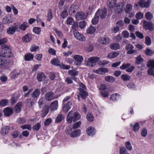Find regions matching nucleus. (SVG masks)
Here are the masks:
<instances>
[{
    "instance_id": "nucleus-14",
    "label": "nucleus",
    "mask_w": 154,
    "mask_h": 154,
    "mask_svg": "<svg viewBox=\"0 0 154 154\" xmlns=\"http://www.w3.org/2000/svg\"><path fill=\"white\" fill-rule=\"evenodd\" d=\"M108 70L105 68H100L97 69L95 70L94 72L98 74H103L104 73L108 72Z\"/></svg>"
},
{
    "instance_id": "nucleus-37",
    "label": "nucleus",
    "mask_w": 154,
    "mask_h": 154,
    "mask_svg": "<svg viewBox=\"0 0 154 154\" xmlns=\"http://www.w3.org/2000/svg\"><path fill=\"white\" fill-rule=\"evenodd\" d=\"M96 30L95 28L93 26H90L86 30L87 33L89 34H92L95 32Z\"/></svg>"
},
{
    "instance_id": "nucleus-4",
    "label": "nucleus",
    "mask_w": 154,
    "mask_h": 154,
    "mask_svg": "<svg viewBox=\"0 0 154 154\" xmlns=\"http://www.w3.org/2000/svg\"><path fill=\"white\" fill-rule=\"evenodd\" d=\"M96 14L99 16L101 19H104L106 15V10L104 8L98 10L96 13Z\"/></svg>"
},
{
    "instance_id": "nucleus-50",
    "label": "nucleus",
    "mask_w": 154,
    "mask_h": 154,
    "mask_svg": "<svg viewBox=\"0 0 154 154\" xmlns=\"http://www.w3.org/2000/svg\"><path fill=\"white\" fill-rule=\"evenodd\" d=\"M41 128V124L40 123H38L34 125L32 128L34 131H38Z\"/></svg>"
},
{
    "instance_id": "nucleus-31",
    "label": "nucleus",
    "mask_w": 154,
    "mask_h": 154,
    "mask_svg": "<svg viewBox=\"0 0 154 154\" xmlns=\"http://www.w3.org/2000/svg\"><path fill=\"white\" fill-rule=\"evenodd\" d=\"M68 8L65 7L60 14V16L63 19L66 18L68 15V13L67 12Z\"/></svg>"
},
{
    "instance_id": "nucleus-48",
    "label": "nucleus",
    "mask_w": 154,
    "mask_h": 154,
    "mask_svg": "<svg viewBox=\"0 0 154 154\" xmlns=\"http://www.w3.org/2000/svg\"><path fill=\"white\" fill-rule=\"evenodd\" d=\"M145 17L146 19L148 20H151L153 18V15L150 12H148L146 13Z\"/></svg>"
},
{
    "instance_id": "nucleus-58",
    "label": "nucleus",
    "mask_w": 154,
    "mask_h": 154,
    "mask_svg": "<svg viewBox=\"0 0 154 154\" xmlns=\"http://www.w3.org/2000/svg\"><path fill=\"white\" fill-rule=\"evenodd\" d=\"M6 61V60L3 58L0 57V66L1 67H3L5 66Z\"/></svg>"
},
{
    "instance_id": "nucleus-1",
    "label": "nucleus",
    "mask_w": 154,
    "mask_h": 154,
    "mask_svg": "<svg viewBox=\"0 0 154 154\" xmlns=\"http://www.w3.org/2000/svg\"><path fill=\"white\" fill-rule=\"evenodd\" d=\"M2 56L3 57L9 58L13 57L11 49L8 46H5V47L2 50Z\"/></svg>"
},
{
    "instance_id": "nucleus-51",
    "label": "nucleus",
    "mask_w": 154,
    "mask_h": 154,
    "mask_svg": "<svg viewBox=\"0 0 154 154\" xmlns=\"http://www.w3.org/2000/svg\"><path fill=\"white\" fill-rule=\"evenodd\" d=\"M147 66L149 68H154V60H150L147 63Z\"/></svg>"
},
{
    "instance_id": "nucleus-28",
    "label": "nucleus",
    "mask_w": 154,
    "mask_h": 154,
    "mask_svg": "<svg viewBox=\"0 0 154 154\" xmlns=\"http://www.w3.org/2000/svg\"><path fill=\"white\" fill-rule=\"evenodd\" d=\"M54 93L52 91L47 92L45 95V98L48 100H51L53 99Z\"/></svg>"
},
{
    "instance_id": "nucleus-47",
    "label": "nucleus",
    "mask_w": 154,
    "mask_h": 154,
    "mask_svg": "<svg viewBox=\"0 0 154 154\" xmlns=\"http://www.w3.org/2000/svg\"><path fill=\"white\" fill-rule=\"evenodd\" d=\"M47 20L50 21L53 17V15L51 11V10H48L47 14Z\"/></svg>"
},
{
    "instance_id": "nucleus-53",
    "label": "nucleus",
    "mask_w": 154,
    "mask_h": 154,
    "mask_svg": "<svg viewBox=\"0 0 154 154\" xmlns=\"http://www.w3.org/2000/svg\"><path fill=\"white\" fill-rule=\"evenodd\" d=\"M125 146L128 150H131L132 149V146L130 142L129 141H127L125 143Z\"/></svg>"
},
{
    "instance_id": "nucleus-41",
    "label": "nucleus",
    "mask_w": 154,
    "mask_h": 154,
    "mask_svg": "<svg viewBox=\"0 0 154 154\" xmlns=\"http://www.w3.org/2000/svg\"><path fill=\"white\" fill-rule=\"evenodd\" d=\"M99 16L96 15L95 13L94 17L92 20V24L94 25L96 24L99 21Z\"/></svg>"
},
{
    "instance_id": "nucleus-64",
    "label": "nucleus",
    "mask_w": 154,
    "mask_h": 154,
    "mask_svg": "<svg viewBox=\"0 0 154 154\" xmlns=\"http://www.w3.org/2000/svg\"><path fill=\"white\" fill-rule=\"evenodd\" d=\"M33 31L35 33L39 34L41 32V29L39 27H35L33 28Z\"/></svg>"
},
{
    "instance_id": "nucleus-43",
    "label": "nucleus",
    "mask_w": 154,
    "mask_h": 154,
    "mask_svg": "<svg viewBox=\"0 0 154 154\" xmlns=\"http://www.w3.org/2000/svg\"><path fill=\"white\" fill-rule=\"evenodd\" d=\"M53 30L56 32L57 35L61 39L63 38V35L62 32H61L60 31L57 30L56 28H54L53 29Z\"/></svg>"
},
{
    "instance_id": "nucleus-61",
    "label": "nucleus",
    "mask_w": 154,
    "mask_h": 154,
    "mask_svg": "<svg viewBox=\"0 0 154 154\" xmlns=\"http://www.w3.org/2000/svg\"><path fill=\"white\" fill-rule=\"evenodd\" d=\"M11 134L13 138H16L19 135V131H14L11 132Z\"/></svg>"
},
{
    "instance_id": "nucleus-42",
    "label": "nucleus",
    "mask_w": 154,
    "mask_h": 154,
    "mask_svg": "<svg viewBox=\"0 0 154 154\" xmlns=\"http://www.w3.org/2000/svg\"><path fill=\"white\" fill-rule=\"evenodd\" d=\"M78 71H76L75 70H69L68 71L69 74L72 76H75L78 75Z\"/></svg>"
},
{
    "instance_id": "nucleus-30",
    "label": "nucleus",
    "mask_w": 154,
    "mask_h": 154,
    "mask_svg": "<svg viewBox=\"0 0 154 154\" xmlns=\"http://www.w3.org/2000/svg\"><path fill=\"white\" fill-rule=\"evenodd\" d=\"M22 103L21 102L17 103L14 107V109L15 113H18L21 110Z\"/></svg>"
},
{
    "instance_id": "nucleus-5",
    "label": "nucleus",
    "mask_w": 154,
    "mask_h": 154,
    "mask_svg": "<svg viewBox=\"0 0 154 154\" xmlns=\"http://www.w3.org/2000/svg\"><path fill=\"white\" fill-rule=\"evenodd\" d=\"M125 6L123 2L118 3L115 8V12L117 13H120L122 11Z\"/></svg>"
},
{
    "instance_id": "nucleus-25",
    "label": "nucleus",
    "mask_w": 154,
    "mask_h": 154,
    "mask_svg": "<svg viewBox=\"0 0 154 154\" xmlns=\"http://www.w3.org/2000/svg\"><path fill=\"white\" fill-rule=\"evenodd\" d=\"M22 41L26 42H28L32 40L31 36L30 34H27L23 36L22 38Z\"/></svg>"
},
{
    "instance_id": "nucleus-33",
    "label": "nucleus",
    "mask_w": 154,
    "mask_h": 154,
    "mask_svg": "<svg viewBox=\"0 0 154 154\" xmlns=\"http://www.w3.org/2000/svg\"><path fill=\"white\" fill-rule=\"evenodd\" d=\"M73 112L72 111L69 112L67 116L66 121L68 123H70L73 120L72 116Z\"/></svg>"
},
{
    "instance_id": "nucleus-49",
    "label": "nucleus",
    "mask_w": 154,
    "mask_h": 154,
    "mask_svg": "<svg viewBox=\"0 0 154 154\" xmlns=\"http://www.w3.org/2000/svg\"><path fill=\"white\" fill-rule=\"evenodd\" d=\"M11 76L13 77H17L18 76H22L21 75V73L20 72H17L16 70H14L11 72Z\"/></svg>"
},
{
    "instance_id": "nucleus-38",
    "label": "nucleus",
    "mask_w": 154,
    "mask_h": 154,
    "mask_svg": "<svg viewBox=\"0 0 154 154\" xmlns=\"http://www.w3.org/2000/svg\"><path fill=\"white\" fill-rule=\"evenodd\" d=\"M51 63L54 65L60 66V62L57 59L54 58L52 59L51 61Z\"/></svg>"
},
{
    "instance_id": "nucleus-7",
    "label": "nucleus",
    "mask_w": 154,
    "mask_h": 154,
    "mask_svg": "<svg viewBox=\"0 0 154 154\" xmlns=\"http://www.w3.org/2000/svg\"><path fill=\"white\" fill-rule=\"evenodd\" d=\"M134 47V46L131 44H128L125 47V48L126 50L128 51L127 52V54H131L135 53L136 51L133 50Z\"/></svg>"
},
{
    "instance_id": "nucleus-59",
    "label": "nucleus",
    "mask_w": 154,
    "mask_h": 154,
    "mask_svg": "<svg viewBox=\"0 0 154 154\" xmlns=\"http://www.w3.org/2000/svg\"><path fill=\"white\" fill-rule=\"evenodd\" d=\"M81 124V122L80 121H79L75 123L73 125L72 128L75 129L78 128L80 127Z\"/></svg>"
},
{
    "instance_id": "nucleus-12",
    "label": "nucleus",
    "mask_w": 154,
    "mask_h": 154,
    "mask_svg": "<svg viewBox=\"0 0 154 154\" xmlns=\"http://www.w3.org/2000/svg\"><path fill=\"white\" fill-rule=\"evenodd\" d=\"M99 42L103 45H106L109 42V38L106 36L100 37L98 39Z\"/></svg>"
},
{
    "instance_id": "nucleus-10",
    "label": "nucleus",
    "mask_w": 154,
    "mask_h": 154,
    "mask_svg": "<svg viewBox=\"0 0 154 154\" xmlns=\"http://www.w3.org/2000/svg\"><path fill=\"white\" fill-rule=\"evenodd\" d=\"M72 106V103L71 102H68L66 103H64L63 106V111L65 112H67L71 108Z\"/></svg>"
},
{
    "instance_id": "nucleus-11",
    "label": "nucleus",
    "mask_w": 154,
    "mask_h": 154,
    "mask_svg": "<svg viewBox=\"0 0 154 154\" xmlns=\"http://www.w3.org/2000/svg\"><path fill=\"white\" fill-rule=\"evenodd\" d=\"M18 29V26L17 25L9 27L7 30V33L10 35H13Z\"/></svg>"
},
{
    "instance_id": "nucleus-39",
    "label": "nucleus",
    "mask_w": 154,
    "mask_h": 154,
    "mask_svg": "<svg viewBox=\"0 0 154 154\" xmlns=\"http://www.w3.org/2000/svg\"><path fill=\"white\" fill-rule=\"evenodd\" d=\"M34 104L33 102V99L32 98H30L28 100L27 102V105L29 108H33V106Z\"/></svg>"
},
{
    "instance_id": "nucleus-16",
    "label": "nucleus",
    "mask_w": 154,
    "mask_h": 154,
    "mask_svg": "<svg viewBox=\"0 0 154 154\" xmlns=\"http://www.w3.org/2000/svg\"><path fill=\"white\" fill-rule=\"evenodd\" d=\"M110 48L112 50H117L119 49L120 48V45L117 43H111L109 45Z\"/></svg>"
},
{
    "instance_id": "nucleus-36",
    "label": "nucleus",
    "mask_w": 154,
    "mask_h": 154,
    "mask_svg": "<svg viewBox=\"0 0 154 154\" xmlns=\"http://www.w3.org/2000/svg\"><path fill=\"white\" fill-rule=\"evenodd\" d=\"M19 26V29L22 30L24 31L26 28L29 27V24L27 22H24Z\"/></svg>"
},
{
    "instance_id": "nucleus-27",
    "label": "nucleus",
    "mask_w": 154,
    "mask_h": 154,
    "mask_svg": "<svg viewBox=\"0 0 154 154\" xmlns=\"http://www.w3.org/2000/svg\"><path fill=\"white\" fill-rule=\"evenodd\" d=\"M119 54V52L112 51L108 54L107 56V57L110 59L114 58L117 57Z\"/></svg>"
},
{
    "instance_id": "nucleus-2",
    "label": "nucleus",
    "mask_w": 154,
    "mask_h": 154,
    "mask_svg": "<svg viewBox=\"0 0 154 154\" xmlns=\"http://www.w3.org/2000/svg\"><path fill=\"white\" fill-rule=\"evenodd\" d=\"M100 58L96 57H93L88 58L87 61L86 65L90 67L95 66L96 62L99 61Z\"/></svg>"
},
{
    "instance_id": "nucleus-9",
    "label": "nucleus",
    "mask_w": 154,
    "mask_h": 154,
    "mask_svg": "<svg viewBox=\"0 0 154 154\" xmlns=\"http://www.w3.org/2000/svg\"><path fill=\"white\" fill-rule=\"evenodd\" d=\"M87 15L85 14L81 11L77 12L75 16L76 18L78 20L85 19L87 18Z\"/></svg>"
},
{
    "instance_id": "nucleus-8",
    "label": "nucleus",
    "mask_w": 154,
    "mask_h": 154,
    "mask_svg": "<svg viewBox=\"0 0 154 154\" xmlns=\"http://www.w3.org/2000/svg\"><path fill=\"white\" fill-rule=\"evenodd\" d=\"M149 0H148L146 2L144 0H140L138 2L139 6L141 8H147L149 5Z\"/></svg>"
},
{
    "instance_id": "nucleus-20",
    "label": "nucleus",
    "mask_w": 154,
    "mask_h": 154,
    "mask_svg": "<svg viewBox=\"0 0 154 154\" xmlns=\"http://www.w3.org/2000/svg\"><path fill=\"white\" fill-rule=\"evenodd\" d=\"M40 91L39 89H35L31 94L32 97L33 98H37L40 94Z\"/></svg>"
},
{
    "instance_id": "nucleus-62",
    "label": "nucleus",
    "mask_w": 154,
    "mask_h": 154,
    "mask_svg": "<svg viewBox=\"0 0 154 154\" xmlns=\"http://www.w3.org/2000/svg\"><path fill=\"white\" fill-rule=\"evenodd\" d=\"M145 43L147 45H149L151 44L150 38L148 36H146L145 38Z\"/></svg>"
},
{
    "instance_id": "nucleus-24",
    "label": "nucleus",
    "mask_w": 154,
    "mask_h": 154,
    "mask_svg": "<svg viewBox=\"0 0 154 154\" xmlns=\"http://www.w3.org/2000/svg\"><path fill=\"white\" fill-rule=\"evenodd\" d=\"M33 55L30 53H27L24 56V59L26 61H31L33 60Z\"/></svg>"
},
{
    "instance_id": "nucleus-52",
    "label": "nucleus",
    "mask_w": 154,
    "mask_h": 154,
    "mask_svg": "<svg viewBox=\"0 0 154 154\" xmlns=\"http://www.w3.org/2000/svg\"><path fill=\"white\" fill-rule=\"evenodd\" d=\"M86 23L85 21H82L80 22L79 24V26L81 29H83L86 26Z\"/></svg>"
},
{
    "instance_id": "nucleus-34",
    "label": "nucleus",
    "mask_w": 154,
    "mask_h": 154,
    "mask_svg": "<svg viewBox=\"0 0 154 154\" xmlns=\"http://www.w3.org/2000/svg\"><path fill=\"white\" fill-rule=\"evenodd\" d=\"M4 22L5 23H11L12 20L11 18V16L8 15L6 16L3 19Z\"/></svg>"
},
{
    "instance_id": "nucleus-15",
    "label": "nucleus",
    "mask_w": 154,
    "mask_h": 154,
    "mask_svg": "<svg viewBox=\"0 0 154 154\" xmlns=\"http://www.w3.org/2000/svg\"><path fill=\"white\" fill-rule=\"evenodd\" d=\"M3 112L5 115L6 116H9L13 113V109L9 107L5 108Z\"/></svg>"
},
{
    "instance_id": "nucleus-35",
    "label": "nucleus",
    "mask_w": 154,
    "mask_h": 154,
    "mask_svg": "<svg viewBox=\"0 0 154 154\" xmlns=\"http://www.w3.org/2000/svg\"><path fill=\"white\" fill-rule=\"evenodd\" d=\"M72 117L73 121L75 122L80 119V116L78 112H76L73 113Z\"/></svg>"
},
{
    "instance_id": "nucleus-57",
    "label": "nucleus",
    "mask_w": 154,
    "mask_h": 154,
    "mask_svg": "<svg viewBox=\"0 0 154 154\" xmlns=\"http://www.w3.org/2000/svg\"><path fill=\"white\" fill-rule=\"evenodd\" d=\"M39 47L38 46L35 45L32 46L30 48L31 52H35L39 49Z\"/></svg>"
},
{
    "instance_id": "nucleus-18",
    "label": "nucleus",
    "mask_w": 154,
    "mask_h": 154,
    "mask_svg": "<svg viewBox=\"0 0 154 154\" xmlns=\"http://www.w3.org/2000/svg\"><path fill=\"white\" fill-rule=\"evenodd\" d=\"M87 134L89 136H93L95 133V130L93 127L88 128L86 131Z\"/></svg>"
},
{
    "instance_id": "nucleus-3",
    "label": "nucleus",
    "mask_w": 154,
    "mask_h": 154,
    "mask_svg": "<svg viewBox=\"0 0 154 154\" xmlns=\"http://www.w3.org/2000/svg\"><path fill=\"white\" fill-rule=\"evenodd\" d=\"M143 26L144 29L146 30L152 31L153 29L154 24L152 22L144 21L143 23Z\"/></svg>"
},
{
    "instance_id": "nucleus-45",
    "label": "nucleus",
    "mask_w": 154,
    "mask_h": 154,
    "mask_svg": "<svg viewBox=\"0 0 154 154\" xmlns=\"http://www.w3.org/2000/svg\"><path fill=\"white\" fill-rule=\"evenodd\" d=\"M140 128V125L137 122L135 123L134 126H133V130L134 132H137Z\"/></svg>"
},
{
    "instance_id": "nucleus-17",
    "label": "nucleus",
    "mask_w": 154,
    "mask_h": 154,
    "mask_svg": "<svg viewBox=\"0 0 154 154\" xmlns=\"http://www.w3.org/2000/svg\"><path fill=\"white\" fill-rule=\"evenodd\" d=\"M49 110V107L48 105H45L44 109L41 113V115L42 117H44L48 113Z\"/></svg>"
},
{
    "instance_id": "nucleus-56",
    "label": "nucleus",
    "mask_w": 154,
    "mask_h": 154,
    "mask_svg": "<svg viewBox=\"0 0 154 154\" xmlns=\"http://www.w3.org/2000/svg\"><path fill=\"white\" fill-rule=\"evenodd\" d=\"M8 102V100H2L0 102V105L2 106H6Z\"/></svg>"
},
{
    "instance_id": "nucleus-23",
    "label": "nucleus",
    "mask_w": 154,
    "mask_h": 154,
    "mask_svg": "<svg viewBox=\"0 0 154 154\" xmlns=\"http://www.w3.org/2000/svg\"><path fill=\"white\" fill-rule=\"evenodd\" d=\"M10 131V127L9 126H6L3 127L2 129L1 134L5 135L8 133Z\"/></svg>"
},
{
    "instance_id": "nucleus-40",
    "label": "nucleus",
    "mask_w": 154,
    "mask_h": 154,
    "mask_svg": "<svg viewBox=\"0 0 154 154\" xmlns=\"http://www.w3.org/2000/svg\"><path fill=\"white\" fill-rule=\"evenodd\" d=\"M143 61V58L140 56H139L136 58L135 63L137 65L140 64L142 63Z\"/></svg>"
},
{
    "instance_id": "nucleus-13",
    "label": "nucleus",
    "mask_w": 154,
    "mask_h": 154,
    "mask_svg": "<svg viewBox=\"0 0 154 154\" xmlns=\"http://www.w3.org/2000/svg\"><path fill=\"white\" fill-rule=\"evenodd\" d=\"M78 9V7L77 5H72L69 11V14L71 15H73L77 11Z\"/></svg>"
},
{
    "instance_id": "nucleus-54",
    "label": "nucleus",
    "mask_w": 154,
    "mask_h": 154,
    "mask_svg": "<svg viewBox=\"0 0 154 154\" xmlns=\"http://www.w3.org/2000/svg\"><path fill=\"white\" fill-rule=\"evenodd\" d=\"M148 74L150 76H153L154 77V68H150L147 70Z\"/></svg>"
},
{
    "instance_id": "nucleus-46",
    "label": "nucleus",
    "mask_w": 154,
    "mask_h": 154,
    "mask_svg": "<svg viewBox=\"0 0 154 154\" xmlns=\"http://www.w3.org/2000/svg\"><path fill=\"white\" fill-rule=\"evenodd\" d=\"M64 117L61 114H59L57 116L55 120V121L57 123L59 122L63 119Z\"/></svg>"
},
{
    "instance_id": "nucleus-21",
    "label": "nucleus",
    "mask_w": 154,
    "mask_h": 154,
    "mask_svg": "<svg viewBox=\"0 0 154 154\" xmlns=\"http://www.w3.org/2000/svg\"><path fill=\"white\" fill-rule=\"evenodd\" d=\"M58 102L57 100L53 101L51 104L50 108L51 111H54L57 109Z\"/></svg>"
},
{
    "instance_id": "nucleus-26",
    "label": "nucleus",
    "mask_w": 154,
    "mask_h": 154,
    "mask_svg": "<svg viewBox=\"0 0 154 154\" xmlns=\"http://www.w3.org/2000/svg\"><path fill=\"white\" fill-rule=\"evenodd\" d=\"M133 6L130 4H128L126 5L125 9V12L127 14H130L132 10Z\"/></svg>"
},
{
    "instance_id": "nucleus-19",
    "label": "nucleus",
    "mask_w": 154,
    "mask_h": 154,
    "mask_svg": "<svg viewBox=\"0 0 154 154\" xmlns=\"http://www.w3.org/2000/svg\"><path fill=\"white\" fill-rule=\"evenodd\" d=\"M74 59L77 62L76 64L77 65H79L82 62L83 58L81 56L79 55H75L74 57Z\"/></svg>"
},
{
    "instance_id": "nucleus-32",
    "label": "nucleus",
    "mask_w": 154,
    "mask_h": 154,
    "mask_svg": "<svg viewBox=\"0 0 154 154\" xmlns=\"http://www.w3.org/2000/svg\"><path fill=\"white\" fill-rule=\"evenodd\" d=\"M116 2V0H108L107 5L109 8H112L115 6Z\"/></svg>"
},
{
    "instance_id": "nucleus-55",
    "label": "nucleus",
    "mask_w": 154,
    "mask_h": 154,
    "mask_svg": "<svg viewBox=\"0 0 154 154\" xmlns=\"http://www.w3.org/2000/svg\"><path fill=\"white\" fill-rule=\"evenodd\" d=\"M20 128L23 129H27L29 130H30L31 129V126L30 124L22 125L21 126Z\"/></svg>"
},
{
    "instance_id": "nucleus-44",
    "label": "nucleus",
    "mask_w": 154,
    "mask_h": 154,
    "mask_svg": "<svg viewBox=\"0 0 154 154\" xmlns=\"http://www.w3.org/2000/svg\"><path fill=\"white\" fill-rule=\"evenodd\" d=\"M130 66V63H124L120 67V68L121 69H125L129 67Z\"/></svg>"
},
{
    "instance_id": "nucleus-22",
    "label": "nucleus",
    "mask_w": 154,
    "mask_h": 154,
    "mask_svg": "<svg viewBox=\"0 0 154 154\" xmlns=\"http://www.w3.org/2000/svg\"><path fill=\"white\" fill-rule=\"evenodd\" d=\"M79 92L80 95L81 97L84 99H85L88 95V93L85 90L80 89Z\"/></svg>"
},
{
    "instance_id": "nucleus-6",
    "label": "nucleus",
    "mask_w": 154,
    "mask_h": 154,
    "mask_svg": "<svg viewBox=\"0 0 154 154\" xmlns=\"http://www.w3.org/2000/svg\"><path fill=\"white\" fill-rule=\"evenodd\" d=\"M73 35L76 39L82 41H83L85 40L84 36L82 34H80L76 30H74L73 31Z\"/></svg>"
},
{
    "instance_id": "nucleus-63",
    "label": "nucleus",
    "mask_w": 154,
    "mask_h": 154,
    "mask_svg": "<svg viewBox=\"0 0 154 154\" xmlns=\"http://www.w3.org/2000/svg\"><path fill=\"white\" fill-rule=\"evenodd\" d=\"M66 23L68 25H72L74 23V19L71 17H69L67 19Z\"/></svg>"
},
{
    "instance_id": "nucleus-60",
    "label": "nucleus",
    "mask_w": 154,
    "mask_h": 154,
    "mask_svg": "<svg viewBox=\"0 0 154 154\" xmlns=\"http://www.w3.org/2000/svg\"><path fill=\"white\" fill-rule=\"evenodd\" d=\"M52 120L51 118H48L45 121L44 124L45 125L48 126L50 125L52 122Z\"/></svg>"
},
{
    "instance_id": "nucleus-29",
    "label": "nucleus",
    "mask_w": 154,
    "mask_h": 154,
    "mask_svg": "<svg viewBox=\"0 0 154 154\" xmlns=\"http://www.w3.org/2000/svg\"><path fill=\"white\" fill-rule=\"evenodd\" d=\"M81 134V131L79 129H77L72 132L70 134V136L72 137H75L79 136Z\"/></svg>"
}]
</instances>
